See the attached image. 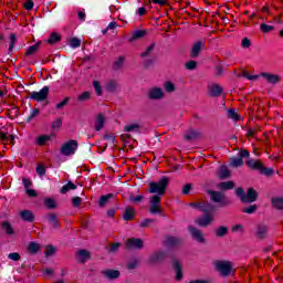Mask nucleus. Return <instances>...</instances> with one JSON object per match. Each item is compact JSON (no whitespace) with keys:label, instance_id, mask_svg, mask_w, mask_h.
I'll use <instances>...</instances> for the list:
<instances>
[{"label":"nucleus","instance_id":"obj_1","mask_svg":"<svg viewBox=\"0 0 283 283\" xmlns=\"http://www.w3.org/2000/svg\"><path fill=\"white\" fill-rule=\"evenodd\" d=\"M249 169L251 171H256V174H260V176H265L266 178L275 176V169L264 166L263 160L255 158H249Z\"/></svg>","mask_w":283,"mask_h":283},{"label":"nucleus","instance_id":"obj_2","mask_svg":"<svg viewBox=\"0 0 283 283\" xmlns=\"http://www.w3.org/2000/svg\"><path fill=\"white\" fill-rule=\"evenodd\" d=\"M169 187V177L163 176L158 181L149 182V193H156L154 196H165L167 188Z\"/></svg>","mask_w":283,"mask_h":283},{"label":"nucleus","instance_id":"obj_3","mask_svg":"<svg viewBox=\"0 0 283 283\" xmlns=\"http://www.w3.org/2000/svg\"><path fill=\"white\" fill-rule=\"evenodd\" d=\"M25 92L29 94L27 98H31V101H35L36 103H43V101H48V96L50 95V86H43L39 92Z\"/></svg>","mask_w":283,"mask_h":283},{"label":"nucleus","instance_id":"obj_4","mask_svg":"<svg viewBox=\"0 0 283 283\" xmlns=\"http://www.w3.org/2000/svg\"><path fill=\"white\" fill-rule=\"evenodd\" d=\"M213 265L222 277H229L233 271V264L230 261H214Z\"/></svg>","mask_w":283,"mask_h":283},{"label":"nucleus","instance_id":"obj_5","mask_svg":"<svg viewBox=\"0 0 283 283\" xmlns=\"http://www.w3.org/2000/svg\"><path fill=\"white\" fill-rule=\"evenodd\" d=\"M78 149V142L76 139H70L61 147L62 156H74Z\"/></svg>","mask_w":283,"mask_h":283},{"label":"nucleus","instance_id":"obj_6","mask_svg":"<svg viewBox=\"0 0 283 283\" xmlns=\"http://www.w3.org/2000/svg\"><path fill=\"white\" fill-rule=\"evenodd\" d=\"M208 193L210 196L211 202H218L221 207H229V205H231V201L227 199L222 192L208 190Z\"/></svg>","mask_w":283,"mask_h":283},{"label":"nucleus","instance_id":"obj_7","mask_svg":"<svg viewBox=\"0 0 283 283\" xmlns=\"http://www.w3.org/2000/svg\"><path fill=\"white\" fill-rule=\"evenodd\" d=\"M243 158H249V150H240L237 157H231L230 158V167H234L235 169L238 167H242L244 165Z\"/></svg>","mask_w":283,"mask_h":283},{"label":"nucleus","instance_id":"obj_8","mask_svg":"<svg viewBox=\"0 0 283 283\" xmlns=\"http://www.w3.org/2000/svg\"><path fill=\"white\" fill-rule=\"evenodd\" d=\"M206 45H207V40H205V39L196 41L190 51V57L198 59V56H200V52H202V50H205Z\"/></svg>","mask_w":283,"mask_h":283},{"label":"nucleus","instance_id":"obj_9","mask_svg":"<svg viewBox=\"0 0 283 283\" xmlns=\"http://www.w3.org/2000/svg\"><path fill=\"white\" fill-rule=\"evenodd\" d=\"M188 231L192 239H195L196 242H199V244H205L207 242V239H205V234H202V231H200L198 228L193 226H188Z\"/></svg>","mask_w":283,"mask_h":283},{"label":"nucleus","instance_id":"obj_10","mask_svg":"<svg viewBox=\"0 0 283 283\" xmlns=\"http://www.w3.org/2000/svg\"><path fill=\"white\" fill-rule=\"evenodd\" d=\"M158 205H160V197L153 196L150 198V208H149V213H151V216H156V214L163 216V209H160Z\"/></svg>","mask_w":283,"mask_h":283},{"label":"nucleus","instance_id":"obj_11","mask_svg":"<svg viewBox=\"0 0 283 283\" xmlns=\"http://www.w3.org/2000/svg\"><path fill=\"white\" fill-rule=\"evenodd\" d=\"M168 251H157L149 256L150 264H158V262H165V259L168 258Z\"/></svg>","mask_w":283,"mask_h":283},{"label":"nucleus","instance_id":"obj_12","mask_svg":"<svg viewBox=\"0 0 283 283\" xmlns=\"http://www.w3.org/2000/svg\"><path fill=\"white\" fill-rule=\"evenodd\" d=\"M261 78H265L270 85H277L282 81V76L280 74H273L269 72H262Z\"/></svg>","mask_w":283,"mask_h":283},{"label":"nucleus","instance_id":"obj_13","mask_svg":"<svg viewBox=\"0 0 283 283\" xmlns=\"http://www.w3.org/2000/svg\"><path fill=\"white\" fill-rule=\"evenodd\" d=\"M126 247L129 250L135 249L137 251H140V249L145 247V241H143V239L139 238H130L128 239Z\"/></svg>","mask_w":283,"mask_h":283},{"label":"nucleus","instance_id":"obj_14","mask_svg":"<svg viewBox=\"0 0 283 283\" xmlns=\"http://www.w3.org/2000/svg\"><path fill=\"white\" fill-rule=\"evenodd\" d=\"M164 97H165V93L160 87H154L148 91V98L150 101H160Z\"/></svg>","mask_w":283,"mask_h":283},{"label":"nucleus","instance_id":"obj_15","mask_svg":"<svg viewBox=\"0 0 283 283\" xmlns=\"http://www.w3.org/2000/svg\"><path fill=\"white\" fill-rule=\"evenodd\" d=\"M217 176L219 180H227L231 178V170H229V167L227 165H221L217 169Z\"/></svg>","mask_w":283,"mask_h":283},{"label":"nucleus","instance_id":"obj_16","mask_svg":"<svg viewBox=\"0 0 283 283\" xmlns=\"http://www.w3.org/2000/svg\"><path fill=\"white\" fill-rule=\"evenodd\" d=\"M172 269H175V280L180 282L182 280V265H180V261L176 258H172Z\"/></svg>","mask_w":283,"mask_h":283},{"label":"nucleus","instance_id":"obj_17","mask_svg":"<svg viewBox=\"0 0 283 283\" xmlns=\"http://www.w3.org/2000/svg\"><path fill=\"white\" fill-rule=\"evenodd\" d=\"M255 235L258 240H264L269 235V226L261 223L256 227Z\"/></svg>","mask_w":283,"mask_h":283},{"label":"nucleus","instance_id":"obj_18","mask_svg":"<svg viewBox=\"0 0 283 283\" xmlns=\"http://www.w3.org/2000/svg\"><path fill=\"white\" fill-rule=\"evenodd\" d=\"M46 220H48L49 224L52 227V229H61V220L59 219V217L55 213L50 212L46 216Z\"/></svg>","mask_w":283,"mask_h":283},{"label":"nucleus","instance_id":"obj_19","mask_svg":"<svg viewBox=\"0 0 283 283\" xmlns=\"http://www.w3.org/2000/svg\"><path fill=\"white\" fill-rule=\"evenodd\" d=\"M102 275H104L106 280H118V277H120V271L108 269V270L102 271Z\"/></svg>","mask_w":283,"mask_h":283},{"label":"nucleus","instance_id":"obj_20","mask_svg":"<svg viewBox=\"0 0 283 283\" xmlns=\"http://www.w3.org/2000/svg\"><path fill=\"white\" fill-rule=\"evenodd\" d=\"M235 196L243 202L244 205H249V192H244V188L239 187L235 189Z\"/></svg>","mask_w":283,"mask_h":283},{"label":"nucleus","instance_id":"obj_21","mask_svg":"<svg viewBox=\"0 0 283 283\" xmlns=\"http://www.w3.org/2000/svg\"><path fill=\"white\" fill-rule=\"evenodd\" d=\"M20 218L23 220V222L32 223L34 222V212L31 210H22L20 211Z\"/></svg>","mask_w":283,"mask_h":283},{"label":"nucleus","instance_id":"obj_22","mask_svg":"<svg viewBox=\"0 0 283 283\" xmlns=\"http://www.w3.org/2000/svg\"><path fill=\"white\" fill-rule=\"evenodd\" d=\"M77 255H78V262L81 264H85V262H87V260H92V253H90V251L82 249L77 251Z\"/></svg>","mask_w":283,"mask_h":283},{"label":"nucleus","instance_id":"obj_23","mask_svg":"<svg viewBox=\"0 0 283 283\" xmlns=\"http://www.w3.org/2000/svg\"><path fill=\"white\" fill-rule=\"evenodd\" d=\"M211 222H213V217L209 213H205L198 221L197 223L199 224V227H209V224H211Z\"/></svg>","mask_w":283,"mask_h":283},{"label":"nucleus","instance_id":"obj_24","mask_svg":"<svg viewBox=\"0 0 283 283\" xmlns=\"http://www.w3.org/2000/svg\"><path fill=\"white\" fill-rule=\"evenodd\" d=\"M135 216H136V210L132 207H126V209L124 210L123 220L125 222H129L134 220Z\"/></svg>","mask_w":283,"mask_h":283},{"label":"nucleus","instance_id":"obj_25","mask_svg":"<svg viewBox=\"0 0 283 283\" xmlns=\"http://www.w3.org/2000/svg\"><path fill=\"white\" fill-rule=\"evenodd\" d=\"M40 49H41V41L29 46L24 53V56H34V54H36V52H39Z\"/></svg>","mask_w":283,"mask_h":283},{"label":"nucleus","instance_id":"obj_26","mask_svg":"<svg viewBox=\"0 0 283 283\" xmlns=\"http://www.w3.org/2000/svg\"><path fill=\"white\" fill-rule=\"evenodd\" d=\"M222 92H224V90L219 84H213L210 87V96L212 98H218V96H220L222 94Z\"/></svg>","mask_w":283,"mask_h":283},{"label":"nucleus","instance_id":"obj_27","mask_svg":"<svg viewBox=\"0 0 283 283\" xmlns=\"http://www.w3.org/2000/svg\"><path fill=\"white\" fill-rule=\"evenodd\" d=\"M147 35V31L145 30H136L133 32V35L128 39L129 43H134V41H138V39H143Z\"/></svg>","mask_w":283,"mask_h":283},{"label":"nucleus","instance_id":"obj_28","mask_svg":"<svg viewBox=\"0 0 283 283\" xmlns=\"http://www.w3.org/2000/svg\"><path fill=\"white\" fill-rule=\"evenodd\" d=\"M105 127V116L99 114L95 118V132H101Z\"/></svg>","mask_w":283,"mask_h":283},{"label":"nucleus","instance_id":"obj_29","mask_svg":"<svg viewBox=\"0 0 283 283\" xmlns=\"http://www.w3.org/2000/svg\"><path fill=\"white\" fill-rule=\"evenodd\" d=\"M105 90L109 94H114L118 90V82H116L115 80H109L108 82H106Z\"/></svg>","mask_w":283,"mask_h":283},{"label":"nucleus","instance_id":"obj_30","mask_svg":"<svg viewBox=\"0 0 283 283\" xmlns=\"http://www.w3.org/2000/svg\"><path fill=\"white\" fill-rule=\"evenodd\" d=\"M124 132L128 133V134H140V126L139 124H128L126 126H124Z\"/></svg>","mask_w":283,"mask_h":283},{"label":"nucleus","instance_id":"obj_31","mask_svg":"<svg viewBox=\"0 0 283 283\" xmlns=\"http://www.w3.org/2000/svg\"><path fill=\"white\" fill-rule=\"evenodd\" d=\"M39 251H41V244H39L34 241H31L28 245V252L31 255H36V253H39Z\"/></svg>","mask_w":283,"mask_h":283},{"label":"nucleus","instance_id":"obj_32","mask_svg":"<svg viewBox=\"0 0 283 283\" xmlns=\"http://www.w3.org/2000/svg\"><path fill=\"white\" fill-rule=\"evenodd\" d=\"M167 247H180L182 244V240H180L178 237H168L166 239Z\"/></svg>","mask_w":283,"mask_h":283},{"label":"nucleus","instance_id":"obj_33","mask_svg":"<svg viewBox=\"0 0 283 283\" xmlns=\"http://www.w3.org/2000/svg\"><path fill=\"white\" fill-rule=\"evenodd\" d=\"M229 233V227L220 226L214 230L216 238H224Z\"/></svg>","mask_w":283,"mask_h":283},{"label":"nucleus","instance_id":"obj_34","mask_svg":"<svg viewBox=\"0 0 283 283\" xmlns=\"http://www.w3.org/2000/svg\"><path fill=\"white\" fill-rule=\"evenodd\" d=\"M2 230L7 233V235H13L14 234V228H12V224L10 221H3L1 223Z\"/></svg>","mask_w":283,"mask_h":283},{"label":"nucleus","instance_id":"obj_35","mask_svg":"<svg viewBox=\"0 0 283 283\" xmlns=\"http://www.w3.org/2000/svg\"><path fill=\"white\" fill-rule=\"evenodd\" d=\"M76 189H77V187H76V185H75L74 182L67 181V184H65V185L61 188L60 193L65 195V193H67V191H74V190H76Z\"/></svg>","mask_w":283,"mask_h":283},{"label":"nucleus","instance_id":"obj_36","mask_svg":"<svg viewBox=\"0 0 283 283\" xmlns=\"http://www.w3.org/2000/svg\"><path fill=\"white\" fill-rule=\"evenodd\" d=\"M112 198H114V193H107V195L102 196L98 201V207H101V209H103V207H105L107 205V202H109V200H112Z\"/></svg>","mask_w":283,"mask_h":283},{"label":"nucleus","instance_id":"obj_37","mask_svg":"<svg viewBox=\"0 0 283 283\" xmlns=\"http://www.w3.org/2000/svg\"><path fill=\"white\" fill-rule=\"evenodd\" d=\"M49 140H52L51 135H41L35 139L36 145H40V147H43V145H46Z\"/></svg>","mask_w":283,"mask_h":283},{"label":"nucleus","instance_id":"obj_38","mask_svg":"<svg viewBox=\"0 0 283 283\" xmlns=\"http://www.w3.org/2000/svg\"><path fill=\"white\" fill-rule=\"evenodd\" d=\"M235 187V182L233 181H222L219 184V188L222 190V191H228V190H231Z\"/></svg>","mask_w":283,"mask_h":283},{"label":"nucleus","instance_id":"obj_39","mask_svg":"<svg viewBox=\"0 0 283 283\" xmlns=\"http://www.w3.org/2000/svg\"><path fill=\"white\" fill-rule=\"evenodd\" d=\"M63 127V119L61 117H57L55 120L51 124V132H59Z\"/></svg>","mask_w":283,"mask_h":283},{"label":"nucleus","instance_id":"obj_40","mask_svg":"<svg viewBox=\"0 0 283 283\" xmlns=\"http://www.w3.org/2000/svg\"><path fill=\"white\" fill-rule=\"evenodd\" d=\"M216 211V206L209 203V202H203L201 207V212L202 213H213Z\"/></svg>","mask_w":283,"mask_h":283},{"label":"nucleus","instance_id":"obj_41","mask_svg":"<svg viewBox=\"0 0 283 283\" xmlns=\"http://www.w3.org/2000/svg\"><path fill=\"white\" fill-rule=\"evenodd\" d=\"M258 198H260V193H258V191L253 188H249V203H253L258 200Z\"/></svg>","mask_w":283,"mask_h":283},{"label":"nucleus","instance_id":"obj_42","mask_svg":"<svg viewBox=\"0 0 283 283\" xmlns=\"http://www.w3.org/2000/svg\"><path fill=\"white\" fill-rule=\"evenodd\" d=\"M272 207H274V209H279L280 211H283V198L282 197L273 198Z\"/></svg>","mask_w":283,"mask_h":283},{"label":"nucleus","instance_id":"obj_43","mask_svg":"<svg viewBox=\"0 0 283 283\" xmlns=\"http://www.w3.org/2000/svg\"><path fill=\"white\" fill-rule=\"evenodd\" d=\"M59 41H61V34L54 32V33H51L46 43H49V45H54V43H59Z\"/></svg>","mask_w":283,"mask_h":283},{"label":"nucleus","instance_id":"obj_44","mask_svg":"<svg viewBox=\"0 0 283 283\" xmlns=\"http://www.w3.org/2000/svg\"><path fill=\"white\" fill-rule=\"evenodd\" d=\"M228 118H231V120H234L235 123H238V120H240V115H238L234 108H229Z\"/></svg>","mask_w":283,"mask_h":283},{"label":"nucleus","instance_id":"obj_45","mask_svg":"<svg viewBox=\"0 0 283 283\" xmlns=\"http://www.w3.org/2000/svg\"><path fill=\"white\" fill-rule=\"evenodd\" d=\"M260 30L264 34H269V32H273V30H275V27L274 25H269L266 23H261L260 24Z\"/></svg>","mask_w":283,"mask_h":283},{"label":"nucleus","instance_id":"obj_46","mask_svg":"<svg viewBox=\"0 0 283 283\" xmlns=\"http://www.w3.org/2000/svg\"><path fill=\"white\" fill-rule=\"evenodd\" d=\"M93 87H94L95 94L97 96H103V86H101V82L93 81Z\"/></svg>","mask_w":283,"mask_h":283},{"label":"nucleus","instance_id":"obj_47","mask_svg":"<svg viewBox=\"0 0 283 283\" xmlns=\"http://www.w3.org/2000/svg\"><path fill=\"white\" fill-rule=\"evenodd\" d=\"M154 48H156V43H151L149 46L146 48V51L140 53L142 59H147L151 52H154Z\"/></svg>","mask_w":283,"mask_h":283},{"label":"nucleus","instance_id":"obj_48","mask_svg":"<svg viewBox=\"0 0 283 283\" xmlns=\"http://www.w3.org/2000/svg\"><path fill=\"white\" fill-rule=\"evenodd\" d=\"M39 114H41V109H39V108H34V109L30 111L29 116L27 117V123H30L32 120V118H36V116H39Z\"/></svg>","mask_w":283,"mask_h":283},{"label":"nucleus","instance_id":"obj_49","mask_svg":"<svg viewBox=\"0 0 283 283\" xmlns=\"http://www.w3.org/2000/svg\"><path fill=\"white\" fill-rule=\"evenodd\" d=\"M10 42H9V52H12L14 50V43H17V34L11 33L9 35Z\"/></svg>","mask_w":283,"mask_h":283},{"label":"nucleus","instance_id":"obj_50","mask_svg":"<svg viewBox=\"0 0 283 283\" xmlns=\"http://www.w3.org/2000/svg\"><path fill=\"white\" fill-rule=\"evenodd\" d=\"M123 63H125V56L120 55L113 64L114 70H120V67H123Z\"/></svg>","mask_w":283,"mask_h":283},{"label":"nucleus","instance_id":"obj_51","mask_svg":"<svg viewBox=\"0 0 283 283\" xmlns=\"http://www.w3.org/2000/svg\"><path fill=\"white\" fill-rule=\"evenodd\" d=\"M193 189V185L191 184H186L182 189H181V193L182 196H189L191 193V190Z\"/></svg>","mask_w":283,"mask_h":283},{"label":"nucleus","instance_id":"obj_52","mask_svg":"<svg viewBox=\"0 0 283 283\" xmlns=\"http://www.w3.org/2000/svg\"><path fill=\"white\" fill-rule=\"evenodd\" d=\"M199 134L196 130H190L188 134L185 135V140H196Z\"/></svg>","mask_w":283,"mask_h":283},{"label":"nucleus","instance_id":"obj_53","mask_svg":"<svg viewBox=\"0 0 283 283\" xmlns=\"http://www.w3.org/2000/svg\"><path fill=\"white\" fill-rule=\"evenodd\" d=\"M44 205L49 209H54L56 207V201L52 198L44 199Z\"/></svg>","mask_w":283,"mask_h":283},{"label":"nucleus","instance_id":"obj_54","mask_svg":"<svg viewBox=\"0 0 283 283\" xmlns=\"http://www.w3.org/2000/svg\"><path fill=\"white\" fill-rule=\"evenodd\" d=\"M70 46L73 49V50H76V48H81V40L78 38H72L70 40Z\"/></svg>","mask_w":283,"mask_h":283},{"label":"nucleus","instance_id":"obj_55","mask_svg":"<svg viewBox=\"0 0 283 283\" xmlns=\"http://www.w3.org/2000/svg\"><path fill=\"white\" fill-rule=\"evenodd\" d=\"M91 96L92 94L90 92H84L77 96V101H80V103H83L85 101H90Z\"/></svg>","mask_w":283,"mask_h":283},{"label":"nucleus","instance_id":"obj_56","mask_svg":"<svg viewBox=\"0 0 283 283\" xmlns=\"http://www.w3.org/2000/svg\"><path fill=\"white\" fill-rule=\"evenodd\" d=\"M129 200H130V202H134L136 205L138 202H143V200H145V196L137 195L134 197V195H130Z\"/></svg>","mask_w":283,"mask_h":283},{"label":"nucleus","instance_id":"obj_57","mask_svg":"<svg viewBox=\"0 0 283 283\" xmlns=\"http://www.w3.org/2000/svg\"><path fill=\"white\" fill-rule=\"evenodd\" d=\"M54 253H56V248H54V245H48L44 252L45 258H50Z\"/></svg>","mask_w":283,"mask_h":283},{"label":"nucleus","instance_id":"obj_58","mask_svg":"<svg viewBox=\"0 0 283 283\" xmlns=\"http://www.w3.org/2000/svg\"><path fill=\"white\" fill-rule=\"evenodd\" d=\"M35 171H36L38 176H45L48 170L45 169V166L43 164H40L35 168Z\"/></svg>","mask_w":283,"mask_h":283},{"label":"nucleus","instance_id":"obj_59","mask_svg":"<svg viewBox=\"0 0 283 283\" xmlns=\"http://www.w3.org/2000/svg\"><path fill=\"white\" fill-rule=\"evenodd\" d=\"M153 222H156V220L154 219H144L140 223L139 227L142 229H147V227H149V224H151Z\"/></svg>","mask_w":283,"mask_h":283},{"label":"nucleus","instance_id":"obj_60","mask_svg":"<svg viewBox=\"0 0 283 283\" xmlns=\"http://www.w3.org/2000/svg\"><path fill=\"white\" fill-rule=\"evenodd\" d=\"M8 259L12 260V262H19V260H21V254L18 252H12L8 254Z\"/></svg>","mask_w":283,"mask_h":283},{"label":"nucleus","instance_id":"obj_61","mask_svg":"<svg viewBox=\"0 0 283 283\" xmlns=\"http://www.w3.org/2000/svg\"><path fill=\"white\" fill-rule=\"evenodd\" d=\"M67 103H70V97H65L62 102L57 103L55 109H63Z\"/></svg>","mask_w":283,"mask_h":283},{"label":"nucleus","instance_id":"obj_62","mask_svg":"<svg viewBox=\"0 0 283 283\" xmlns=\"http://www.w3.org/2000/svg\"><path fill=\"white\" fill-rule=\"evenodd\" d=\"M165 90H166V92H169V93L176 92V85L171 82H166Z\"/></svg>","mask_w":283,"mask_h":283},{"label":"nucleus","instance_id":"obj_63","mask_svg":"<svg viewBox=\"0 0 283 283\" xmlns=\"http://www.w3.org/2000/svg\"><path fill=\"white\" fill-rule=\"evenodd\" d=\"M196 67H198V62H196L193 60L186 63V70L193 71V70H196Z\"/></svg>","mask_w":283,"mask_h":283},{"label":"nucleus","instance_id":"obj_64","mask_svg":"<svg viewBox=\"0 0 283 283\" xmlns=\"http://www.w3.org/2000/svg\"><path fill=\"white\" fill-rule=\"evenodd\" d=\"M71 202H72L73 207H81V205L83 202V198H81V197H73L71 199Z\"/></svg>","mask_w":283,"mask_h":283}]
</instances>
